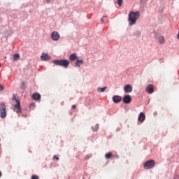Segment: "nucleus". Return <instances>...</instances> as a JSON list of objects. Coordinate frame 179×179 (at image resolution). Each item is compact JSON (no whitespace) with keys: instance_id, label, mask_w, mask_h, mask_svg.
I'll use <instances>...</instances> for the list:
<instances>
[{"instance_id":"nucleus-3","label":"nucleus","mask_w":179,"mask_h":179,"mask_svg":"<svg viewBox=\"0 0 179 179\" xmlns=\"http://www.w3.org/2000/svg\"><path fill=\"white\" fill-rule=\"evenodd\" d=\"M53 64L57 65V66H62L63 68L67 69L69 67V61L67 59H59V60H54Z\"/></svg>"},{"instance_id":"nucleus-30","label":"nucleus","mask_w":179,"mask_h":179,"mask_svg":"<svg viewBox=\"0 0 179 179\" xmlns=\"http://www.w3.org/2000/svg\"><path fill=\"white\" fill-rule=\"evenodd\" d=\"M0 177H2V172L0 171Z\"/></svg>"},{"instance_id":"nucleus-14","label":"nucleus","mask_w":179,"mask_h":179,"mask_svg":"<svg viewBox=\"0 0 179 179\" xmlns=\"http://www.w3.org/2000/svg\"><path fill=\"white\" fill-rule=\"evenodd\" d=\"M41 59L42 61H47V59H50V56H48V54L43 53L41 56Z\"/></svg>"},{"instance_id":"nucleus-24","label":"nucleus","mask_w":179,"mask_h":179,"mask_svg":"<svg viewBox=\"0 0 179 179\" xmlns=\"http://www.w3.org/2000/svg\"><path fill=\"white\" fill-rule=\"evenodd\" d=\"M107 18V16H103L101 19V23H104L105 20L104 19Z\"/></svg>"},{"instance_id":"nucleus-32","label":"nucleus","mask_w":179,"mask_h":179,"mask_svg":"<svg viewBox=\"0 0 179 179\" xmlns=\"http://www.w3.org/2000/svg\"><path fill=\"white\" fill-rule=\"evenodd\" d=\"M0 68H1V64H0Z\"/></svg>"},{"instance_id":"nucleus-5","label":"nucleus","mask_w":179,"mask_h":179,"mask_svg":"<svg viewBox=\"0 0 179 179\" xmlns=\"http://www.w3.org/2000/svg\"><path fill=\"white\" fill-rule=\"evenodd\" d=\"M155 164H156V162H155V160L148 161L144 164V169L146 170H149V169H153L155 167Z\"/></svg>"},{"instance_id":"nucleus-22","label":"nucleus","mask_w":179,"mask_h":179,"mask_svg":"<svg viewBox=\"0 0 179 179\" xmlns=\"http://www.w3.org/2000/svg\"><path fill=\"white\" fill-rule=\"evenodd\" d=\"M21 89H22V90H24V89H26V84L24 83V82H22L21 83Z\"/></svg>"},{"instance_id":"nucleus-19","label":"nucleus","mask_w":179,"mask_h":179,"mask_svg":"<svg viewBox=\"0 0 179 179\" xmlns=\"http://www.w3.org/2000/svg\"><path fill=\"white\" fill-rule=\"evenodd\" d=\"M106 159H111L113 157V153L108 152L105 155Z\"/></svg>"},{"instance_id":"nucleus-16","label":"nucleus","mask_w":179,"mask_h":179,"mask_svg":"<svg viewBox=\"0 0 179 179\" xmlns=\"http://www.w3.org/2000/svg\"><path fill=\"white\" fill-rule=\"evenodd\" d=\"M106 89H107V87H99L97 89V91L99 92V93H104V92H106Z\"/></svg>"},{"instance_id":"nucleus-2","label":"nucleus","mask_w":179,"mask_h":179,"mask_svg":"<svg viewBox=\"0 0 179 179\" xmlns=\"http://www.w3.org/2000/svg\"><path fill=\"white\" fill-rule=\"evenodd\" d=\"M12 101L15 103L13 106V111H15L17 114L22 113V110H20V100H19V96L17 94H13L11 99Z\"/></svg>"},{"instance_id":"nucleus-1","label":"nucleus","mask_w":179,"mask_h":179,"mask_svg":"<svg viewBox=\"0 0 179 179\" xmlns=\"http://www.w3.org/2000/svg\"><path fill=\"white\" fill-rule=\"evenodd\" d=\"M141 16V13L139 11L134 12L130 11L129 13V26H133V24H135L136 23V20L139 19V17Z\"/></svg>"},{"instance_id":"nucleus-15","label":"nucleus","mask_w":179,"mask_h":179,"mask_svg":"<svg viewBox=\"0 0 179 179\" xmlns=\"http://www.w3.org/2000/svg\"><path fill=\"white\" fill-rule=\"evenodd\" d=\"M83 64V60L77 59V61H76L75 65H76V66H77V68H80V64Z\"/></svg>"},{"instance_id":"nucleus-18","label":"nucleus","mask_w":179,"mask_h":179,"mask_svg":"<svg viewBox=\"0 0 179 179\" xmlns=\"http://www.w3.org/2000/svg\"><path fill=\"white\" fill-rule=\"evenodd\" d=\"M92 129L94 132H97V131H99V124H95V126H93Z\"/></svg>"},{"instance_id":"nucleus-21","label":"nucleus","mask_w":179,"mask_h":179,"mask_svg":"<svg viewBox=\"0 0 179 179\" xmlns=\"http://www.w3.org/2000/svg\"><path fill=\"white\" fill-rule=\"evenodd\" d=\"M124 2L123 0H117V3L119 5V6H122V3Z\"/></svg>"},{"instance_id":"nucleus-10","label":"nucleus","mask_w":179,"mask_h":179,"mask_svg":"<svg viewBox=\"0 0 179 179\" xmlns=\"http://www.w3.org/2000/svg\"><path fill=\"white\" fill-rule=\"evenodd\" d=\"M33 100H36V101H38V100L41 99V95L38 93H34L32 95Z\"/></svg>"},{"instance_id":"nucleus-17","label":"nucleus","mask_w":179,"mask_h":179,"mask_svg":"<svg viewBox=\"0 0 179 179\" xmlns=\"http://www.w3.org/2000/svg\"><path fill=\"white\" fill-rule=\"evenodd\" d=\"M158 41H159V44H163V43H164V37L162 36H159Z\"/></svg>"},{"instance_id":"nucleus-25","label":"nucleus","mask_w":179,"mask_h":179,"mask_svg":"<svg viewBox=\"0 0 179 179\" xmlns=\"http://www.w3.org/2000/svg\"><path fill=\"white\" fill-rule=\"evenodd\" d=\"M53 160H59V158L58 157H57L56 155H55L53 157Z\"/></svg>"},{"instance_id":"nucleus-7","label":"nucleus","mask_w":179,"mask_h":179,"mask_svg":"<svg viewBox=\"0 0 179 179\" xmlns=\"http://www.w3.org/2000/svg\"><path fill=\"white\" fill-rule=\"evenodd\" d=\"M131 101H132V98H131L129 95H126L124 96L123 103H124V104H129Z\"/></svg>"},{"instance_id":"nucleus-11","label":"nucleus","mask_w":179,"mask_h":179,"mask_svg":"<svg viewBox=\"0 0 179 179\" xmlns=\"http://www.w3.org/2000/svg\"><path fill=\"white\" fill-rule=\"evenodd\" d=\"M124 91L125 93H131L132 92V87L130 85H127L124 87Z\"/></svg>"},{"instance_id":"nucleus-9","label":"nucleus","mask_w":179,"mask_h":179,"mask_svg":"<svg viewBox=\"0 0 179 179\" xmlns=\"http://www.w3.org/2000/svg\"><path fill=\"white\" fill-rule=\"evenodd\" d=\"M145 118H146V115H145V113H143V112H141L138 115L139 122H143V121H145Z\"/></svg>"},{"instance_id":"nucleus-13","label":"nucleus","mask_w":179,"mask_h":179,"mask_svg":"<svg viewBox=\"0 0 179 179\" xmlns=\"http://www.w3.org/2000/svg\"><path fill=\"white\" fill-rule=\"evenodd\" d=\"M77 59H78V56L76 55V53L71 54L69 57V59H70L71 61V62H73V61H75V59L77 60Z\"/></svg>"},{"instance_id":"nucleus-31","label":"nucleus","mask_w":179,"mask_h":179,"mask_svg":"<svg viewBox=\"0 0 179 179\" xmlns=\"http://www.w3.org/2000/svg\"><path fill=\"white\" fill-rule=\"evenodd\" d=\"M160 61H162V62H163V59H160Z\"/></svg>"},{"instance_id":"nucleus-12","label":"nucleus","mask_w":179,"mask_h":179,"mask_svg":"<svg viewBox=\"0 0 179 179\" xmlns=\"http://www.w3.org/2000/svg\"><path fill=\"white\" fill-rule=\"evenodd\" d=\"M122 100V98L118 95H115L113 97V101L114 103H120Z\"/></svg>"},{"instance_id":"nucleus-27","label":"nucleus","mask_w":179,"mask_h":179,"mask_svg":"<svg viewBox=\"0 0 179 179\" xmlns=\"http://www.w3.org/2000/svg\"><path fill=\"white\" fill-rule=\"evenodd\" d=\"M47 3H50L51 2V0H46Z\"/></svg>"},{"instance_id":"nucleus-8","label":"nucleus","mask_w":179,"mask_h":179,"mask_svg":"<svg viewBox=\"0 0 179 179\" xmlns=\"http://www.w3.org/2000/svg\"><path fill=\"white\" fill-rule=\"evenodd\" d=\"M145 92H147V93H148L149 94H152V93H153V92H155L154 88H153V85H149L146 87Z\"/></svg>"},{"instance_id":"nucleus-29","label":"nucleus","mask_w":179,"mask_h":179,"mask_svg":"<svg viewBox=\"0 0 179 179\" xmlns=\"http://www.w3.org/2000/svg\"><path fill=\"white\" fill-rule=\"evenodd\" d=\"M116 159H120V156L117 155Z\"/></svg>"},{"instance_id":"nucleus-4","label":"nucleus","mask_w":179,"mask_h":179,"mask_svg":"<svg viewBox=\"0 0 179 179\" xmlns=\"http://www.w3.org/2000/svg\"><path fill=\"white\" fill-rule=\"evenodd\" d=\"M0 117L1 118L6 117V105L4 103H0Z\"/></svg>"},{"instance_id":"nucleus-26","label":"nucleus","mask_w":179,"mask_h":179,"mask_svg":"<svg viewBox=\"0 0 179 179\" xmlns=\"http://www.w3.org/2000/svg\"><path fill=\"white\" fill-rule=\"evenodd\" d=\"M3 90V85H0V92H2Z\"/></svg>"},{"instance_id":"nucleus-20","label":"nucleus","mask_w":179,"mask_h":179,"mask_svg":"<svg viewBox=\"0 0 179 179\" xmlns=\"http://www.w3.org/2000/svg\"><path fill=\"white\" fill-rule=\"evenodd\" d=\"M13 57L14 61H17V59L20 58V55L19 54H15L13 55Z\"/></svg>"},{"instance_id":"nucleus-28","label":"nucleus","mask_w":179,"mask_h":179,"mask_svg":"<svg viewBox=\"0 0 179 179\" xmlns=\"http://www.w3.org/2000/svg\"><path fill=\"white\" fill-rule=\"evenodd\" d=\"M72 108H74V109L76 108V105H73Z\"/></svg>"},{"instance_id":"nucleus-23","label":"nucleus","mask_w":179,"mask_h":179,"mask_svg":"<svg viewBox=\"0 0 179 179\" xmlns=\"http://www.w3.org/2000/svg\"><path fill=\"white\" fill-rule=\"evenodd\" d=\"M31 179H39V178H38V176L33 175V176H31Z\"/></svg>"},{"instance_id":"nucleus-6","label":"nucleus","mask_w":179,"mask_h":179,"mask_svg":"<svg viewBox=\"0 0 179 179\" xmlns=\"http://www.w3.org/2000/svg\"><path fill=\"white\" fill-rule=\"evenodd\" d=\"M59 34L58 33V31H53L51 34V38L52 40H54V41H58L59 40Z\"/></svg>"}]
</instances>
